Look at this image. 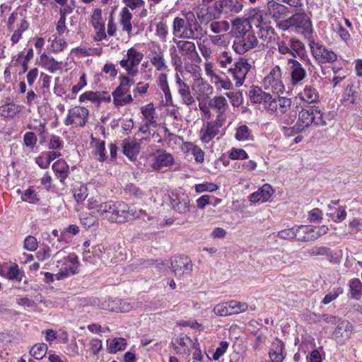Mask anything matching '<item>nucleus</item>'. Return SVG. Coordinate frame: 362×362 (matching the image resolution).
I'll use <instances>...</instances> for the list:
<instances>
[{"label": "nucleus", "mask_w": 362, "mask_h": 362, "mask_svg": "<svg viewBox=\"0 0 362 362\" xmlns=\"http://www.w3.org/2000/svg\"><path fill=\"white\" fill-rule=\"evenodd\" d=\"M263 86L265 90H271L274 93H283L284 86L281 81V71L279 66H275L264 77Z\"/></svg>", "instance_id": "nucleus-10"}, {"label": "nucleus", "mask_w": 362, "mask_h": 362, "mask_svg": "<svg viewBox=\"0 0 362 362\" xmlns=\"http://www.w3.org/2000/svg\"><path fill=\"white\" fill-rule=\"evenodd\" d=\"M310 49L313 57L319 63H332L337 60V54L325 46L313 42L310 43Z\"/></svg>", "instance_id": "nucleus-15"}, {"label": "nucleus", "mask_w": 362, "mask_h": 362, "mask_svg": "<svg viewBox=\"0 0 362 362\" xmlns=\"http://www.w3.org/2000/svg\"><path fill=\"white\" fill-rule=\"evenodd\" d=\"M247 308L248 305L246 303L230 300L216 305L214 308V312L218 316H227L243 313L247 310Z\"/></svg>", "instance_id": "nucleus-11"}, {"label": "nucleus", "mask_w": 362, "mask_h": 362, "mask_svg": "<svg viewBox=\"0 0 362 362\" xmlns=\"http://www.w3.org/2000/svg\"><path fill=\"white\" fill-rule=\"evenodd\" d=\"M349 291L352 298L359 300L362 296V283L358 279H353L349 283Z\"/></svg>", "instance_id": "nucleus-47"}, {"label": "nucleus", "mask_w": 362, "mask_h": 362, "mask_svg": "<svg viewBox=\"0 0 362 362\" xmlns=\"http://www.w3.org/2000/svg\"><path fill=\"white\" fill-rule=\"evenodd\" d=\"M232 27L235 37H244L249 30V18H236L232 22Z\"/></svg>", "instance_id": "nucleus-35"}, {"label": "nucleus", "mask_w": 362, "mask_h": 362, "mask_svg": "<svg viewBox=\"0 0 362 362\" xmlns=\"http://www.w3.org/2000/svg\"><path fill=\"white\" fill-rule=\"evenodd\" d=\"M195 99L200 101L208 100L213 93V87L202 78L196 79L192 85Z\"/></svg>", "instance_id": "nucleus-19"}, {"label": "nucleus", "mask_w": 362, "mask_h": 362, "mask_svg": "<svg viewBox=\"0 0 362 362\" xmlns=\"http://www.w3.org/2000/svg\"><path fill=\"white\" fill-rule=\"evenodd\" d=\"M266 14L257 8H250V49L257 46V37L267 38L269 33L274 34V29L267 22Z\"/></svg>", "instance_id": "nucleus-3"}, {"label": "nucleus", "mask_w": 362, "mask_h": 362, "mask_svg": "<svg viewBox=\"0 0 362 362\" xmlns=\"http://www.w3.org/2000/svg\"><path fill=\"white\" fill-rule=\"evenodd\" d=\"M291 105V100L285 97H275L269 100L267 109L276 115L285 114Z\"/></svg>", "instance_id": "nucleus-21"}, {"label": "nucleus", "mask_w": 362, "mask_h": 362, "mask_svg": "<svg viewBox=\"0 0 362 362\" xmlns=\"http://www.w3.org/2000/svg\"><path fill=\"white\" fill-rule=\"evenodd\" d=\"M197 20L198 19L199 23L201 24L202 23H208L214 19L218 18V15H216V12L212 11L209 6L199 8L196 11Z\"/></svg>", "instance_id": "nucleus-40"}, {"label": "nucleus", "mask_w": 362, "mask_h": 362, "mask_svg": "<svg viewBox=\"0 0 362 362\" xmlns=\"http://www.w3.org/2000/svg\"><path fill=\"white\" fill-rule=\"evenodd\" d=\"M78 101L80 103L90 101L97 106H100L102 102L110 103L111 95L105 91H86L79 96Z\"/></svg>", "instance_id": "nucleus-23"}, {"label": "nucleus", "mask_w": 362, "mask_h": 362, "mask_svg": "<svg viewBox=\"0 0 362 362\" xmlns=\"http://www.w3.org/2000/svg\"><path fill=\"white\" fill-rule=\"evenodd\" d=\"M64 142L59 136L52 135L50 136L48 148L51 150H61L63 148Z\"/></svg>", "instance_id": "nucleus-62"}, {"label": "nucleus", "mask_w": 362, "mask_h": 362, "mask_svg": "<svg viewBox=\"0 0 362 362\" xmlns=\"http://www.w3.org/2000/svg\"><path fill=\"white\" fill-rule=\"evenodd\" d=\"M193 341L187 335H180L179 337L175 339V342L173 343V346L177 353L180 354L189 355L190 348L193 346Z\"/></svg>", "instance_id": "nucleus-33"}, {"label": "nucleus", "mask_w": 362, "mask_h": 362, "mask_svg": "<svg viewBox=\"0 0 362 362\" xmlns=\"http://www.w3.org/2000/svg\"><path fill=\"white\" fill-rule=\"evenodd\" d=\"M291 66V83L296 85L306 77V71L301 64L293 59H288Z\"/></svg>", "instance_id": "nucleus-31"}, {"label": "nucleus", "mask_w": 362, "mask_h": 362, "mask_svg": "<svg viewBox=\"0 0 362 362\" xmlns=\"http://www.w3.org/2000/svg\"><path fill=\"white\" fill-rule=\"evenodd\" d=\"M88 108L83 106H75L68 110L66 117L64 120L66 126L83 128L86 126L89 115Z\"/></svg>", "instance_id": "nucleus-8"}, {"label": "nucleus", "mask_w": 362, "mask_h": 362, "mask_svg": "<svg viewBox=\"0 0 362 362\" xmlns=\"http://www.w3.org/2000/svg\"><path fill=\"white\" fill-rule=\"evenodd\" d=\"M74 197L78 203L83 202L88 197L87 187L82 183H77L74 187Z\"/></svg>", "instance_id": "nucleus-48"}, {"label": "nucleus", "mask_w": 362, "mask_h": 362, "mask_svg": "<svg viewBox=\"0 0 362 362\" xmlns=\"http://www.w3.org/2000/svg\"><path fill=\"white\" fill-rule=\"evenodd\" d=\"M357 87H355L353 84L348 85L345 89L344 95V98L350 102V103H355L356 102L358 93L357 91Z\"/></svg>", "instance_id": "nucleus-55"}, {"label": "nucleus", "mask_w": 362, "mask_h": 362, "mask_svg": "<svg viewBox=\"0 0 362 362\" xmlns=\"http://www.w3.org/2000/svg\"><path fill=\"white\" fill-rule=\"evenodd\" d=\"M229 28L230 24L226 21H212L210 24V29L211 32L215 34H218L221 32H226Z\"/></svg>", "instance_id": "nucleus-53"}, {"label": "nucleus", "mask_w": 362, "mask_h": 362, "mask_svg": "<svg viewBox=\"0 0 362 362\" xmlns=\"http://www.w3.org/2000/svg\"><path fill=\"white\" fill-rule=\"evenodd\" d=\"M173 162L174 158L171 153L165 150H158L155 153L154 161L151 166L156 170H161L163 168L173 165Z\"/></svg>", "instance_id": "nucleus-24"}, {"label": "nucleus", "mask_w": 362, "mask_h": 362, "mask_svg": "<svg viewBox=\"0 0 362 362\" xmlns=\"http://www.w3.org/2000/svg\"><path fill=\"white\" fill-rule=\"evenodd\" d=\"M40 64L42 66L51 73H54L60 69V64L52 57L42 54L40 56Z\"/></svg>", "instance_id": "nucleus-43"}, {"label": "nucleus", "mask_w": 362, "mask_h": 362, "mask_svg": "<svg viewBox=\"0 0 362 362\" xmlns=\"http://www.w3.org/2000/svg\"><path fill=\"white\" fill-rule=\"evenodd\" d=\"M94 156L100 162L105 160L107 156L105 154V141L98 140L95 144Z\"/></svg>", "instance_id": "nucleus-52"}, {"label": "nucleus", "mask_w": 362, "mask_h": 362, "mask_svg": "<svg viewBox=\"0 0 362 362\" xmlns=\"http://www.w3.org/2000/svg\"><path fill=\"white\" fill-rule=\"evenodd\" d=\"M300 98L310 105L311 103H315L319 100V94L317 90L312 86H305L303 91L298 94ZM306 106V105H305ZM305 107V105L303 106Z\"/></svg>", "instance_id": "nucleus-37"}, {"label": "nucleus", "mask_w": 362, "mask_h": 362, "mask_svg": "<svg viewBox=\"0 0 362 362\" xmlns=\"http://www.w3.org/2000/svg\"><path fill=\"white\" fill-rule=\"evenodd\" d=\"M169 199L170 208L174 212L184 217L189 215L192 206L190 204V199L187 194L172 192L169 195Z\"/></svg>", "instance_id": "nucleus-9"}, {"label": "nucleus", "mask_w": 362, "mask_h": 362, "mask_svg": "<svg viewBox=\"0 0 362 362\" xmlns=\"http://www.w3.org/2000/svg\"><path fill=\"white\" fill-rule=\"evenodd\" d=\"M115 202L108 201L97 206V213L103 218L112 222Z\"/></svg>", "instance_id": "nucleus-36"}, {"label": "nucleus", "mask_w": 362, "mask_h": 362, "mask_svg": "<svg viewBox=\"0 0 362 362\" xmlns=\"http://www.w3.org/2000/svg\"><path fill=\"white\" fill-rule=\"evenodd\" d=\"M172 270L176 277L182 279L191 275L193 265L186 256L175 257L171 262Z\"/></svg>", "instance_id": "nucleus-12"}, {"label": "nucleus", "mask_w": 362, "mask_h": 362, "mask_svg": "<svg viewBox=\"0 0 362 362\" xmlns=\"http://www.w3.org/2000/svg\"><path fill=\"white\" fill-rule=\"evenodd\" d=\"M157 85L159 88L162 90L164 94L165 100H163L164 105L165 106H173V100L172 93L169 87L168 81V76L166 74L160 73L159 74L157 80Z\"/></svg>", "instance_id": "nucleus-29"}, {"label": "nucleus", "mask_w": 362, "mask_h": 362, "mask_svg": "<svg viewBox=\"0 0 362 362\" xmlns=\"http://www.w3.org/2000/svg\"><path fill=\"white\" fill-rule=\"evenodd\" d=\"M330 113L322 112L315 105L303 107L298 113L297 123L293 127H282L284 134L291 136L305 130L311 125L326 126L327 121H330Z\"/></svg>", "instance_id": "nucleus-1"}, {"label": "nucleus", "mask_w": 362, "mask_h": 362, "mask_svg": "<svg viewBox=\"0 0 362 362\" xmlns=\"http://www.w3.org/2000/svg\"><path fill=\"white\" fill-rule=\"evenodd\" d=\"M273 192L272 187L268 184H264L257 192L250 194V202H266L269 201Z\"/></svg>", "instance_id": "nucleus-32"}, {"label": "nucleus", "mask_w": 362, "mask_h": 362, "mask_svg": "<svg viewBox=\"0 0 362 362\" xmlns=\"http://www.w3.org/2000/svg\"><path fill=\"white\" fill-rule=\"evenodd\" d=\"M352 332V326L346 320L339 322L333 333V336L338 343L343 344L350 338Z\"/></svg>", "instance_id": "nucleus-26"}, {"label": "nucleus", "mask_w": 362, "mask_h": 362, "mask_svg": "<svg viewBox=\"0 0 362 362\" xmlns=\"http://www.w3.org/2000/svg\"><path fill=\"white\" fill-rule=\"evenodd\" d=\"M213 8L219 18L222 13L239 12L242 9V5L236 0H216Z\"/></svg>", "instance_id": "nucleus-22"}, {"label": "nucleus", "mask_w": 362, "mask_h": 362, "mask_svg": "<svg viewBox=\"0 0 362 362\" xmlns=\"http://www.w3.org/2000/svg\"><path fill=\"white\" fill-rule=\"evenodd\" d=\"M141 114L144 116V122L148 124L156 125L155 119L156 110L153 104L150 103L141 107Z\"/></svg>", "instance_id": "nucleus-46"}, {"label": "nucleus", "mask_w": 362, "mask_h": 362, "mask_svg": "<svg viewBox=\"0 0 362 362\" xmlns=\"http://www.w3.org/2000/svg\"><path fill=\"white\" fill-rule=\"evenodd\" d=\"M156 34L163 42L166 41L167 36L168 35V28L166 23L160 21L157 23Z\"/></svg>", "instance_id": "nucleus-58"}, {"label": "nucleus", "mask_w": 362, "mask_h": 362, "mask_svg": "<svg viewBox=\"0 0 362 362\" xmlns=\"http://www.w3.org/2000/svg\"><path fill=\"white\" fill-rule=\"evenodd\" d=\"M233 48L236 53L243 54L249 50L248 41L244 37H235Z\"/></svg>", "instance_id": "nucleus-50"}, {"label": "nucleus", "mask_w": 362, "mask_h": 362, "mask_svg": "<svg viewBox=\"0 0 362 362\" xmlns=\"http://www.w3.org/2000/svg\"><path fill=\"white\" fill-rule=\"evenodd\" d=\"M270 99H272V95L269 93L264 92L259 87H251L250 103L254 105L259 104L258 107L255 106V108L259 109L262 113L264 110H267V107Z\"/></svg>", "instance_id": "nucleus-18"}, {"label": "nucleus", "mask_w": 362, "mask_h": 362, "mask_svg": "<svg viewBox=\"0 0 362 362\" xmlns=\"http://www.w3.org/2000/svg\"><path fill=\"white\" fill-rule=\"evenodd\" d=\"M146 216L143 209L130 208L126 203L115 202L114 218L112 222L124 223L131 218H139Z\"/></svg>", "instance_id": "nucleus-6"}, {"label": "nucleus", "mask_w": 362, "mask_h": 362, "mask_svg": "<svg viewBox=\"0 0 362 362\" xmlns=\"http://www.w3.org/2000/svg\"><path fill=\"white\" fill-rule=\"evenodd\" d=\"M194 189L197 193H202L204 192H213L218 189V186L212 182H205L196 185L194 186Z\"/></svg>", "instance_id": "nucleus-60"}, {"label": "nucleus", "mask_w": 362, "mask_h": 362, "mask_svg": "<svg viewBox=\"0 0 362 362\" xmlns=\"http://www.w3.org/2000/svg\"><path fill=\"white\" fill-rule=\"evenodd\" d=\"M228 158L232 160H244L248 156L247 152L242 148H232L228 151Z\"/></svg>", "instance_id": "nucleus-59"}, {"label": "nucleus", "mask_w": 362, "mask_h": 362, "mask_svg": "<svg viewBox=\"0 0 362 362\" xmlns=\"http://www.w3.org/2000/svg\"><path fill=\"white\" fill-rule=\"evenodd\" d=\"M223 122H220V119L214 121L208 122L200 129L199 138L203 143L207 144L213 140L220 132V128Z\"/></svg>", "instance_id": "nucleus-17"}, {"label": "nucleus", "mask_w": 362, "mask_h": 362, "mask_svg": "<svg viewBox=\"0 0 362 362\" xmlns=\"http://www.w3.org/2000/svg\"><path fill=\"white\" fill-rule=\"evenodd\" d=\"M80 263L78 257L74 254H69L64 257L63 260L57 262V267H60L59 272L56 274L57 280H62L71 275H75L78 273Z\"/></svg>", "instance_id": "nucleus-7"}, {"label": "nucleus", "mask_w": 362, "mask_h": 362, "mask_svg": "<svg viewBox=\"0 0 362 362\" xmlns=\"http://www.w3.org/2000/svg\"><path fill=\"white\" fill-rule=\"evenodd\" d=\"M127 345L124 338L118 337L107 341V347L109 353H116L124 350Z\"/></svg>", "instance_id": "nucleus-45"}, {"label": "nucleus", "mask_w": 362, "mask_h": 362, "mask_svg": "<svg viewBox=\"0 0 362 362\" xmlns=\"http://www.w3.org/2000/svg\"><path fill=\"white\" fill-rule=\"evenodd\" d=\"M235 138L238 141H245L249 138V129L247 125H240L236 129Z\"/></svg>", "instance_id": "nucleus-63"}, {"label": "nucleus", "mask_w": 362, "mask_h": 362, "mask_svg": "<svg viewBox=\"0 0 362 362\" xmlns=\"http://www.w3.org/2000/svg\"><path fill=\"white\" fill-rule=\"evenodd\" d=\"M281 115V123L287 126L292 124L296 119V112L293 110H289L287 112Z\"/></svg>", "instance_id": "nucleus-61"}, {"label": "nucleus", "mask_w": 362, "mask_h": 362, "mask_svg": "<svg viewBox=\"0 0 362 362\" xmlns=\"http://www.w3.org/2000/svg\"><path fill=\"white\" fill-rule=\"evenodd\" d=\"M81 224L86 228H90L98 224L97 218L90 213H83L80 217Z\"/></svg>", "instance_id": "nucleus-57"}, {"label": "nucleus", "mask_w": 362, "mask_h": 362, "mask_svg": "<svg viewBox=\"0 0 362 362\" xmlns=\"http://www.w3.org/2000/svg\"><path fill=\"white\" fill-rule=\"evenodd\" d=\"M6 277L9 280L21 281L23 278V272L20 271L17 264H14L8 269Z\"/></svg>", "instance_id": "nucleus-56"}, {"label": "nucleus", "mask_w": 362, "mask_h": 362, "mask_svg": "<svg viewBox=\"0 0 362 362\" xmlns=\"http://www.w3.org/2000/svg\"><path fill=\"white\" fill-rule=\"evenodd\" d=\"M304 255L307 257H311L313 256H325L332 257L333 254L332 250L325 246L313 247L309 248L304 252Z\"/></svg>", "instance_id": "nucleus-44"}, {"label": "nucleus", "mask_w": 362, "mask_h": 362, "mask_svg": "<svg viewBox=\"0 0 362 362\" xmlns=\"http://www.w3.org/2000/svg\"><path fill=\"white\" fill-rule=\"evenodd\" d=\"M132 14L129 12V9L127 7L122 8L119 13V23L122 27V30L129 35L131 34L132 30Z\"/></svg>", "instance_id": "nucleus-41"}, {"label": "nucleus", "mask_w": 362, "mask_h": 362, "mask_svg": "<svg viewBox=\"0 0 362 362\" xmlns=\"http://www.w3.org/2000/svg\"><path fill=\"white\" fill-rule=\"evenodd\" d=\"M279 2L272 0L267 3L268 12L276 21L284 18L289 11L288 7Z\"/></svg>", "instance_id": "nucleus-28"}, {"label": "nucleus", "mask_w": 362, "mask_h": 362, "mask_svg": "<svg viewBox=\"0 0 362 362\" xmlns=\"http://www.w3.org/2000/svg\"><path fill=\"white\" fill-rule=\"evenodd\" d=\"M172 29L173 35L181 39L199 41L206 35V31L192 12L184 14L182 17H175Z\"/></svg>", "instance_id": "nucleus-2"}, {"label": "nucleus", "mask_w": 362, "mask_h": 362, "mask_svg": "<svg viewBox=\"0 0 362 362\" xmlns=\"http://www.w3.org/2000/svg\"><path fill=\"white\" fill-rule=\"evenodd\" d=\"M144 58V54L134 47L127 49L125 58L119 61V65L123 68L128 77H134L139 74V65Z\"/></svg>", "instance_id": "nucleus-5"}, {"label": "nucleus", "mask_w": 362, "mask_h": 362, "mask_svg": "<svg viewBox=\"0 0 362 362\" xmlns=\"http://www.w3.org/2000/svg\"><path fill=\"white\" fill-rule=\"evenodd\" d=\"M177 91L183 105L191 106L195 103V98L192 95L188 84L177 88Z\"/></svg>", "instance_id": "nucleus-38"}, {"label": "nucleus", "mask_w": 362, "mask_h": 362, "mask_svg": "<svg viewBox=\"0 0 362 362\" xmlns=\"http://www.w3.org/2000/svg\"><path fill=\"white\" fill-rule=\"evenodd\" d=\"M173 42L175 43L182 57L194 62H199L201 61V58L199 56L194 42L185 40H177L175 38L173 39Z\"/></svg>", "instance_id": "nucleus-13"}, {"label": "nucleus", "mask_w": 362, "mask_h": 362, "mask_svg": "<svg viewBox=\"0 0 362 362\" xmlns=\"http://www.w3.org/2000/svg\"><path fill=\"white\" fill-rule=\"evenodd\" d=\"M52 168L57 178L63 183L69 175V166L64 160L55 161Z\"/></svg>", "instance_id": "nucleus-34"}, {"label": "nucleus", "mask_w": 362, "mask_h": 362, "mask_svg": "<svg viewBox=\"0 0 362 362\" xmlns=\"http://www.w3.org/2000/svg\"><path fill=\"white\" fill-rule=\"evenodd\" d=\"M21 111V106L11 102L0 106V115L6 118H13Z\"/></svg>", "instance_id": "nucleus-39"}, {"label": "nucleus", "mask_w": 362, "mask_h": 362, "mask_svg": "<svg viewBox=\"0 0 362 362\" xmlns=\"http://www.w3.org/2000/svg\"><path fill=\"white\" fill-rule=\"evenodd\" d=\"M248 71L249 64L247 59L243 57H240L239 60L235 63L234 68L228 69V72L233 76L234 79L236 81V85L238 86L243 83Z\"/></svg>", "instance_id": "nucleus-20"}, {"label": "nucleus", "mask_w": 362, "mask_h": 362, "mask_svg": "<svg viewBox=\"0 0 362 362\" xmlns=\"http://www.w3.org/2000/svg\"><path fill=\"white\" fill-rule=\"evenodd\" d=\"M119 79V85L112 93L113 103L117 108L133 102L129 88L134 83V81L127 76H120Z\"/></svg>", "instance_id": "nucleus-4"}, {"label": "nucleus", "mask_w": 362, "mask_h": 362, "mask_svg": "<svg viewBox=\"0 0 362 362\" xmlns=\"http://www.w3.org/2000/svg\"><path fill=\"white\" fill-rule=\"evenodd\" d=\"M211 108L216 110L218 115L216 119H220V122H225L224 112L226 111L228 105L227 100L223 96H215L209 100Z\"/></svg>", "instance_id": "nucleus-30"}, {"label": "nucleus", "mask_w": 362, "mask_h": 362, "mask_svg": "<svg viewBox=\"0 0 362 362\" xmlns=\"http://www.w3.org/2000/svg\"><path fill=\"white\" fill-rule=\"evenodd\" d=\"M171 63L175 66V69L177 71L182 68V56H180L175 46H172L169 49Z\"/></svg>", "instance_id": "nucleus-54"}, {"label": "nucleus", "mask_w": 362, "mask_h": 362, "mask_svg": "<svg viewBox=\"0 0 362 362\" xmlns=\"http://www.w3.org/2000/svg\"><path fill=\"white\" fill-rule=\"evenodd\" d=\"M291 18L295 32L304 35L313 33L311 21L304 12L296 13Z\"/></svg>", "instance_id": "nucleus-14"}, {"label": "nucleus", "mask_w": 362, "mask_h": 362, "mask_svg": "<svg viewBox=\"0 0 362 362\" xmlns=\"http://www.w3.org/2000/svg\"><path fill=\"white\" fill-rule=\"evenodd\" d=\"M229 344L226 341H221L219 346L213 354L212 358L214 361L218 360L227 351Z\"/></svg>", "instance_id": "nucleus-64"}, {"label": "nucleus", "mask_w": 362, "mask_h": 362, "mask_svg": "<svg viewBox=\"0 0 362 362\" xmlns=\"http://www.w3.org/2000/svg\"><path fill=\"white\" fill-rule=\"evenodd\" d=\"M89 23L93 26L95 31L94 40L102 41L105 40L107 37V34L105 33V22L102 18V10L100 8H97L93 11Z\"/></svg>", "instance_id": "nucleus-16"}, {"label": "nucleus", "mask_w": 362, "mask_h": 362, "mask_svg": "<svg viewBox=\"0 0 362 362\" xmlns=\"http://www.w3.org/2000/svg\"><path fill=\"white\" fill-rule=\"evenodd\" d=\"M47 351V345L45 343H38L33 346L30 354L37 360L43 358Z\"/></svg>", "instance_id": "nucleus-49"}, {"label": "nucleus", "mask_w": 362, "mask_h": 362, "mask_svg": "<svg viewBox=\"0 0 362 362\" xmlns=\"http://www.w3.org/2000/svg\"><path fill=\"white\" fill-rule=\"evenodd\" d=\"M284 349V343L277 338L275 339L272 342L269 352V356L271 362H283L286 356Z\"/></svg>", "instance_id": "nucleus-25"}, {"label": "nucleus", "mask_w": 362, "mask_h": 362, "mask_svg": "<svg viewBox=\"0 0 362 362\" xmlns=\"http://www.w3.org/2000/svg\"><path fill=\"white\" fill-rule=\"evenodd\" d=\"M123 153L131 160H135L140 152L141 144L134 139H125L122 142Z\"/></svg>", "instance_id": "nucleus-27"}, {"label": "nucleus", "mask_w": 362, "mask_h": 362, "mask_svg": "<svg viewBox=\"0 0 362 362\" xmlns=\"http://www.w3.org/2000/svg\"><path fill=\"white\" fill-rule=\"evenodd\" d=\"M151 64L155 66L156 70L159 71H164L168 70V66L166 64L163 56V51L158 47V51L155 52L151 58Z\"/></svg>", "instance_id": "nucleus-42"}, {"label": "nucleus", "mask_w": 362, "mask_h": 362, "mask_svg": "<svg viewBox=\"0 0 362 362\" xmlns=\"http://www.w3.org/2000/svg\"><path fill=\"white\" fill-rule=\"evenodd\" d=\"M301 229H307L305 226H300L298 227H293L284 229L278 233V236L284 240H290L297 237L298 232Z\"/></svg>", "instance_id": "nucleus-51"}]
</instances>
